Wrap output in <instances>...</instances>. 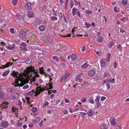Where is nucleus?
I'll return each mask as SVG.
<instances>
[{
	"label": "nucleus",
	"instance_id": "obj_1",
	"mask_svg": "<svg viewBox=\"0 0 129 129\" xmlns=\"http://www.w3.org/2000/svg\"><path fill=\"white\" fill-rule=\"evenodd\" d=\"M28 12L27 16L29 18H32L34 16V14L33 13L32 9H30L29 11H27Z\"/></svg>",
	"mask_w": 129,
	"mask_h": 129
},
{
	"label": "nucleus",
	"instance_id": "obj_2",
	"mask_svg": "<svg viewBox=\"0 0 129 129\" xmlns=\"http://www.w3.org/2000/svg\"><path fill=\"white\" fill-rule=\"evenodd\" d=\"M31 3L30 2H28L25 5V8L27 11H29L30 9H32L31 8Z\"/></svg>",
	"mask_w": 129,
	"mask_h": 129
},
{
	"label": "nucleus",
	"instance_id": "obj_3",
	"mask_svg": "<svg viewBox=\"0 0 129 129\" xmlns=\"http://www.w3.org/2000/svg\"><path fill=\"white\" fill-rule=\"evenodd\" d=\"M19 35L20 37L21 38L25 37L26 36L25 32L24 30H21L19 32Z\"/></svg>",
	"mask_w": 129,
	"mask_h": 129
},
{
	"label": "nucleus",
	"instance_id": "obj_4",
	"mask_svg": "<svg viewBox=\"0 0 129 129\" xmlns=\"http://www.w3.org/2000/svg\"><path fill=\"white\" fill-rule=\"evenodd\" d=\"M95 70L94 69H92L89 71L88 74L89 76L92 77L95 75Z\"/></svg>",
	"mask_w": 129,
	"mask_h": 129
},
{
	"label": "nucleus",
	"instance_id": "obj_5",
	"mask_svg": "<svg viewBox=\"0 0 129 129\" xmlns=\"http://www.w3.org/2000/svg\"><path fill=\"white\" fill-rule=\"evenodd\" d=\"M105 59L104 58L102 59L100 61V64L101 67H105L106 65V63L105 62Z\"/></svg>",
	"mask_w": 129,
	"mask_h": 129
},
{
	"label": "nucleus",
	"instance_id": "obj_6",
	"mask_svg": "<svg viewBox=\"0 0 129 129\" xmlns=\"http://www.w3.org/2000/svg\"><path fill=\"white\" fill-rule=\"evenodd\" d=\"M1 125L3 127H7L8 126L9 123L7 121H3L1 122Z\"/></svg>",
	"mask_w": 129,
	"mask_h": 129
},
{
	"label": "nucleus",
	"instance_id": "obj_7",
	"mask_svg": "<svg viewBox=\"0 0 129 129\" xmlns=\"http://www.w3.org/2000/svg\"><path fill=\"white\" fill-rule=\"evenodd\" d=\"M36 89L39 92L38 94H39L41 92H42L44 90V89L43 88H42L41 86H40L39 87H37L36 88Z\"/></svg>",
	"mask_w": 129,
	"mask_h": 129
},
{
	"label": "nucleus",
	"instance_id": "obj_8",
	"mask_svg": "<svg viewBox=\"0 0 129 129\" xmlns=\"http://www.w3.org/2000/svg\"><path fill=\"white\" fill-rule=\"evenodd\" d=\"M30 67H27L26 68V69L24 71V73L26 75H28L30 73Z\"/></svg>",
	"mask_w": 129,
	"mask_h": 129
},
{
	"label": "nucleus",
	"instance_id": "obj_9",
	"mask_svg": "<svg viewBox=\"0 0 129 129\" xmlns=\"http://www.w3.org/2000/svg\"><path fill=\"white\" fill-rule=\"evenodd\" d=\"M70 74L68 71H66L65 72L64 76V77L65 80H66L70 76Z\"/></svg>",
	"mask_w": 129,
	"mask_h": 129
},
{
	"label": "nucleus",
	"instance_id": "obj_10",
	"mask_svg": "<svg viewBox=\"0 0 129 129\" xmlns=\"http://www.w3.org/2000/svg\"><path fill=\"white\" fill-rule=\"evenodd\" d=\"M17 73V72H16L14 70L13 71V73L11 74V75L14 77H15V76H16V78H18L19 76H18L17 75H18L19 74H18Z\"/></svg>",
	"mask_w": 129,
	"mask_h": 129
},
{
	"label": "nucleus",
	"instance_id": "obj_11",
	"mask_svg": "<svg viewBox=\"0 0 129 129\" xmlns=\"http://www.w3.org/2000/svg\"><path fill=\"white\" fill-rule=\"evenodd\" d=\"M39 29L40 31H44L45 30V27L43 25H41L39 27Z\"/></svg>",
	"mask_w": 129,
	"mask_h": 129
},
{
	"label": "nucleus",
	"instance_id": "obj_12",
	"mask_svg": "<svg viewBox=\"0 0 129 129\" xmlns=\"http://www.w3.org/2000/svg\"><path fill=\"white\" fill-rule=\"evenodd\" d=\"M107 125L105 124H102L101 125L100 128L101 129H107Z\"/></svg>",
	"mask_w": 129,
	"mask_h": 129
},
{
	"label": "nucleus",
	"instance_id": "obj_13",
	"mask_svg": "<svg viewBox=\"0 0 129 129\" xmlns=\"http://www.w3.org/2000/svg\"><path fill=\"white\" fill-rule=\"evenodd\" d=\"M71 57L72 60L73 61L76 60L77 58V56L74 54H73L71 55Z\"/></svg>",
	"mask_w": 129,
	"mask_h": 129
},
{
	"label": "nucleus",
	"instance_id": "obj_14",
	"mask_svg": "<svg viewBox=\"0 0 129 129\" xmlns=\"http://www.w3.org/2000/svg\"><path fill=\"white\" fill-rule=\"evenodd\" d=\"M41 119L40 117H37L35 118V119L34 121L35 122H36V123H38L41 120Z\"/></svg>",
	"mask_w": 129,
	"mask_h": 129
},
{
	"label": "nucleus",
	"instance_id": "obj_15",
	"mask_svg": "<svg viewBox=\"0 0 129 129\" xmlns=\"http://www.w3.org/2000/svg\"><path fill=\"white\" fill-rule=\"evenodd\" d=\"M72 14L73 15H75L76 12L78 11V10L75 7H74L72 9Z\"/></svg>",
	"mask_w": 129,
	"mask_h": 129
},
{
	"label": "nucleus",
	"instance_id": "obj_16",
	"mask_svg": "<svg viewBox=\"0 0 129 129\" xmlns=\"http://www.w3.org/2000/svg\"><path fill=\"white\" fill-rule=\"evenodd\" d=\"M20 84H19V87H22L24 86L25 84L27 83V82H26L25 81L23 80H21Z\"/></svg>",
	"mask_w": 129,
	"mask_h": 129
},
{
	"label": "nucleus",
	"instance_id": "obj_17",
	"mask_svg": "<svg viewBox=\"0 0 129 129\" xmlns=\"http://www.w3.org/2000/svg\"><path fill=\"white\" fill-rule=\"evenodd\" d=\"M114 43L113 41H110L109 43L108 46L109 48H111L114 45Z\"/></svg>",
	"mask_w": 129,
	"mask_h": 129
},
{
	"label": "nucleus",
	"instance_id": "obj_18",
	"mask_svg": "<svg viewBox=\"0 0 129 129\" xmlns=\"http://www.w3.org/2000/svg\"><path fill=\"white\" fill-rule=\"evenodd\" d=\"M4 93L3 90L1 89L0 90V98L2 99L4 98Z\"/></svg>",
	"mask_w": 129,
	"mask_h": 129
},
{
	"label": "nucleus",
	"instance_id": "obj_19",
	"mask_svg": "<svg viewBox=\"0 0 129 129\" xmlns=\"http://www.w3.org/2000/svg\"><path fill=\"white\" fill-rule=\"evenodd\" d=\"M46 40L49 43L52 42L53 41V39L51 37H48L47 38Z\"/></svg>",
	"mask_w": 129,
	"mask_h": 129
},
{
	"label": "nucleus",
	"instance_id": "obj_20",
	"mask_svg": "<svg viewBox=\"0 0 129 129\" xmlns=\"http://www.w3.org/2000/svg\"><path fill=\"white\" fill-rule=\"evenodd\" d=\"M88 102L92 104L94 103L93 97L92 96H91Z\"/></svg>",
	"mask_w": 129,
	"mask_h": 129
},
{
	"label": "nucleus",
	"instance_id": "obj_21",
	"mask_svg": "<svg viewBox=\"0 0 129 129\" xmlns=\"http://www.w3.org/2000/svg\"><path fill=\"white\" fill-rule=\"evenodd\" d=\"M111 56V54L110 53H108L107 54L106 57V60L107 61H108L110 59Z\"/></svg>",
	"mask_w": 129,
	"mask_h": 129
},
{
	"label": "nucleus",
	"instance_id": "obj_22",
	"mask_svg": "<svg viewBox=\"0 0 129 129\" xmlns=\"http://www.w3.org/2000/svg\"><path fill=\"white\" fill-rule=\"evenodd\" d=\"M97 41L101 43L103 41L102 38L101 36H99L98 38L97 39Z\"/></svg>",
	"mask_w": 129,
	"mask_h": 129
},
{
	"label": "nucleus",
	"instance_id": "obj_23",
	"mask_svg": "<svg viewBox=\"0 0 129 129\" xmlns=\"http://www.w3.org/2000/svg\"><path fill=\"white\" fill-rule=\"evenodd\" d=\"M109 80V83H113L114 84L115 83V81L114 79H112V78H110Z\"/></svg>",
	"mask_w": 129,
	"mask_h": 129
},
{
	"label": "nucleus",
	"instance_id": "obj_24",
	"mask_svg": "<svg viewBox=\"0 0 129 129\" xmlns=\"http://www.w3.org/2000/svg\"><path fill=\"white\" fill-rule=\"evenodd\" d=\"M96 99L95 100V102L97 103L99 102V100L100 98V97L99 95H98V96L96 97Z\"/></svg>",
	"mask_w": 129,
	"mask_h": 129
},
{
	"label": "nucleus",
	"instance_id": "obj_25",
	"mask_svg": "<svg viewBox=\"0 0 129 129\" xmlns=\"http://www.w3.org/2000/svg\"><path fill=\"white\" fill-rule=\"evenodd\" d=\"M88 67V64L86 63H85L81 66V68L83 69H85L87 68Z\"/></svg>",
	"mask_w": 129,
	"mask_h": 129
},
{
	"label": "nucleus",
	"instance_id": "obj_26",
	"mask_svg": "<svg viewBox=\"0 0 129 129\" xmlns=\"http://www.w3.org/2000/svg\"><path fill=\"white\" fill-rule=\"evenodd\" d=\"M110 74L108 72H105L104 74L103 77L104 78H105L107 76H109Z\"/></svg>",
	"mask_w": 129,
	"mask_h": 129
},
{
	"label": "nucleus",
	"instance_id": "obj_27",
	"mask_svg": "<svg viewBox=\"0 0 129 129\" xmlns=\"http://www.w3.org/2000/svg\"><path fill=\"white\" fill-rule=\"evenodd\" d=\"M9 73V71H6L4 72L2 74V76H5L7 75Z\"/></svg>",
	"mask_w": 129,
	"mask_h": 129
},
{
	"label": "nucleus",
	"instance_id": "obj_28",
	"mask_svg": "<svg viewBox=\"0 0 129 129\" xmlns=\"http://www.w3.org/2000/svg\"><path fill=\"white\" fill-rule=\"evenodd\" d=\"M128 2V0H122V3L124 5H126Z\"/></svg>",
	"mask_w": 129,
	"mask_h": 129
},
{
	"label": "nucleus",
	"instance_id": "obj_29",
	"mask_svg": "<svg viewBox=\"0 0 129 129\" xmlns=\"http://www.w3.org/2000/svg\"><path fill=\"white\" fill-rule=\"evenodd\" d=\"M92 110H89V111H88L87 112V114L88 115L90 116L92 115Z\"/></svg>",
	"mask_w": 129,
	"mask_h": 129
},
{
	"label": "nucleus",
	"instance_id": "obj_30",
	"mask_svg": "<svg viewBox=\"0 0 129 129\" xmlns=\"http://www.w3.org/2000/svg\"><path fill=\"white\" fill-rule=\"evenodd\" d=\"M106 83H109V80L108 79H106L103 80L102 84L104 85Z\"/></svg>",
	"mask_w": 129,
	"mask_h": 129
},
{
	"label": "nucleus",
	"instance_id": "obj_31",
	"mask_svg": "<svg viewBox=\"0 0 129 129\" xmlns=\"http://www.w3.org/2000/svg\"><path fill=\"white\" fill-rule=\"evenodd\" d=\"M111 124L112 125H114L116 124V122L115 119H113L112 120L111 122Z\"/></svg>",
	"mask_w": 129,
	"mask_h": 129
},
{
	"label": "nucleus",
	"instance_id": "obj_32",
	"mask_svg": "<svg viewBox=\"0 0 129 129\" xmlns=\"http://www.w3.org/2000/svg\"><path fill=\"white\" fill-rule=\"evenodd\" d=\"M39 69L40 73L41 74H44V73H45V72H44V70H41V68H39Z\"/></svg>",
	"mask_w": 129,
	"mask_h": 129
},
{
	"label": "nucleus",
	"instance_id": "obj_33",
	"mask_svg": "<svg viewBox=\"0 0 129 129\" xmlns=\"http://www.w3.org/2000/svg\"><path fill=\"white\" fill-rule=\"evenodd\" d=\"M34 90H32L31 91L28 92V93L29 94H30L32 96L33 95V93L34 92Z\"/></svg>",
	"mask_w": 129,
	"mask_h": 129
},
{
	"label": "nucleus",
	"instance_id": "obj_34",
	"mask_svg": "<svg viewBox=\"0 0 129 129\" xmlns=\"http://www.w3.org/2000/svg\"><path fill=\"white\" fill-rule=\"evenodd\" d=\"M51 19L52 20H57V17L55 16H52L51 17Z\"/></svg>",
	"mask_w": 129,
	"mask_h": 129
},
{
	"label": "nucleus",
	"instance_id": "obj_35",
	"mask_svg": "<svg viewBox=\"0 0 129 129\" xmlns=\"http://www.w3.org/2000/svg\"><path fill=\"white\" fill-rule=\"evenodd\" d=\"M122 127V126L121 125H116L115 126V128L116 129H121Z\"/></svg>",
	"mask_w": 129,
	"mask_h": 129
},
{
	"label": "nucleus",
	"instance_id": "obj_36",
	"mask_svg": "<svg viewBox=\"0 0 129 129\" xmlns=\"http://www.w3.org/2000/svg\"><path fill=\"white\" fill-rule=\"evenodd\" d=\"M37 110V108L36 107H35L32 109L31 111L34 113H35L36 112Z\"/></svg>",
	"mask_w": 129,
	"mask_h": 129
},
{
	"label": "nucleus",
	"instance_id": "obj_37",
	"mask_svg": "<svg viewBox=\"0 0 129 129\" xmlns=\"http://www.w3.org/2000/svg\"><path fill=\"white\" fill-rule=\"evenodd\" d=\"M17 0H13L12 1V4L14 5H15L17 3Z\"/></svg>",
	"mask_w": 129,
	"mask_h": 129
},
{
	"label": "nucleus",
	"instance_id": "obj_38",
	"mask_svg": "<svg viewBox=\"0 0 129 129\" xmlns=\"http://www.w3.org/2000/svg\"><path fill=\"white\" fill-rule=\"evenodd\" d=\"M85 25L86 26V27L88 28H89L91 26L90 23H85Z\"/></svg>",
	"mask_w": 129,
	"mask_h": 129
},
{
	"label": "nucleus",
	"instance_id": "obj_39",
	"mask_svg": "<svg viewBox=\"0 0 129 129\" xmlns=\"http://www.w3.org/2000/svg\"><path fill=\"white\" fill-rule=\"evenodd\" d=\"M53 59H56V61H59V59L58 57L56 56H54L53 57Z\"/></svg>",
	"mask_w": 129,
	"mask_h": 129
},
{
	"label": "nucleus",
	"instance_id": "obj_40",
	"mask_svg": "<svg viewBox=\"0 0 129 129\" xmlns=\"http://www.w3.org/2000/svg\"><path fill=\"white\" fill-rule=\"evenodd\" d=\"M25 63L27 64H29L31 63L30 58L28 60H26L25 61Z\"/></svg>",
	"mask_w": 129,
	"mask_h": 129
},
{
	"label": "nucleus",
	"instance_id": "obj_41",
	"mask_svg": "<svg viewBox=\"0 0 129 129\" xmlns=\"http://www.w3.org/2000/svg\"><path fill=\"white\" fill-rule=\"evenodd\" d=\"M50 82H49V88L48 89V88H47V90L51 89L53 88V87H52V85L50 84Z\"/></svg>",
	"mask_w": 129,
	"mask_h": 129
},
{
	"label": "nucleus",
	"instance_id": "obj_42",
	"mask_svg": "<svg viewBox=\"0 0 129 129\" xmlns=\"http://www.w3.org/2000/svg\"><path fill=\"white\" fill-rule=\"evenodd\" d=\"M71 2V8H72L74 6V4L73 1L71 0L70 1Z\"/></svg>",
	"mask_w": 129,
	"mask_h": 129
},
{
	"label": "nucleus",
	"instance_id": "obj_43",
	"mask_svg": "<svg viewBox=\"0 0 129 129\" xmlns=\"http://www.w3.org/2000/svg\"><path fill=\"white\" fill-rule=\"evenodd\" d=\"M86 14H90L92 13V12L91 11L89 10H86Z\"/></svg>",
	"mask_w": 129,
	"mask_h": 129
},
{
	"label": "nucleus",
	"instance_id": "obj_44",
	"mask_svg": "<svg viewBox=\"0 0 129 129\" xmlns=\"http://www.w3.org/2000/svg\"><path fill=\"white\" fill-rule=\"evenodd\" d=\"M30 72H33L34 71H35V69L34 67H30Z\"/></svg>",
	"mask_w": 129,
	"mask_h": 129
},
{
	"label": "nucleus",
	"instance_id": "obj_45",
	"mask_svg": "<svg viewBox=\"0 0 129 129\" xmlns=\"http://www.w3.org/2000/svg\"><path fill=\"white\" fill-rule=\"evenodd\" d=\"M25 99L27 100V103L28 104L31 103V102H30V98L29 97H26Z\"/></svg>",
	"mask_w": 129,
	"mask_h": 129
},
{
	"label": "nucleus",
	"instance_id": "obj_46",
	"mask_svg": "<svg viewBox=\"0 0 129 129\" xmlns=\"http://www.w3.org/2000/svg\"><path fill=\"white\" fill-rule=\"evenodd\" d=\"M6 66L4 67L3 68V69H4L5 68L8 67L10 66L9 63L7 62L5 65Z\"/></svg>",
	"mask_w": 129,
	"mask_h": 129
},
{
	"label": "nucleus",
	"instance_id": "obj_47",
	"mask_svg": "<svg viewBox=\"0 0 129 129\" xmlns=\"http://www.w3.org/2000/svg\"><path fill=\"white\" fill-rule=\"evenodd\" d=\"M74 2H75V5H79L80 6V3L79 2H77V0H74Z\"/></svg>",
	"mask_w": 129,
	"mask_h": 129
},
{
	"label": "nucleus",
	"instance_id": "obj_48",
	"mask_svg": "<svg viewBox=\"0 0 129 129\" xmlns=\"http://www.w3.org/2000/svg\"><path fill=\"white\" fill-rule=\"evenodd\" d=\"M117 48L119 49V50H121L122 49V47L121 46L120 44H119L117 46Z\"/></svg>",
	"mask_w": 129,
	"mask_h": 129
},
{
	"label": "nucleus",
	"instance_id": "obj_49",
	"mask_svg": "<svg viewBox=\"0 0 129 129\" xmlns=\"http://www.w3.org/2000/svg\"><path fill=\"white\" fill-rule=\"evenodd\" d=\"M14 29L13 28H10V31L11 33L12 34H13L15 32L14 31Z\"/></svg>",
	"mask_w": 129,
	"mask_h": 129
},
{
	"label": "nucleus",
	"instance_id": "obj_50",
	"mask_svg": "<svg viewBox=\"0 0 129 129\" xmlns=\"http://www.w3.org/2000/svg\"><path fill=\"white\" fill-rule=\"evenodd\" d=\"M15 82V83L16 84L15 85H14V86L15 87H17L18 86H19V83L18 82Z\"/></svg>",
	"mask_w": 129,
	"mask_h": 129
},
{
	"label": "nucleus",
	"instance_id": "obj_51",
	"mask_svg": "<svg viewBox=\"0 0 129 129\" xmlns=\"http://www.w3.org/2000/svg\"><path fill=\"white\" fill-rule=\"evenodd\" d=\"M48 104V103L47 101H45L43 106V107H44L45 106H47Z\"/></svg>",
	"mask_w": 129,
	"mask_h": 129
},
{
	"label": "nucleus",
	"instance_id": "obj_52",
	"mask_svg": "<svg viewBox=\"0 0 129 129\" xmlns=\"http://www.w3.org/2000/svg\"><path fill=\"white\" fill-rule=\"evenodd\" d=\"M76 13L78 15V16L80 18L81 17V16L80 14V12L78 10V11H77Z\"/></svg>",
	"mask_w": 129,
	"mask_h": 129
},
{
	"label": "nucleus",
	"instance_id": "obj_53",
	"mask_svg": "<svg viewBox=\"0 0 129 129\" xmlns=\"http://www.w3.org/2000/svg\"><path fill=\"white\" fill-rule=\"evenodd\" d=\"M66 80H65L64 79V77L63 76H62L61 78V81H65Z\"/></svg>",
	"mask_w": 129,
	"mask_h": 129
},
{
	"label": "nucleus",
	"instance_id": "obj_54",
	"mask_svg": "<svg viewBox=\"0 0 129 129\" xmlns=\"http://www.w3.org/2000/svg\"><path fill=\"white\" fill-rule=\"evenodd\" d=\"M29 87V85H25L23 88V89H25L28 88Z\"/></svg>",
	"mask_w": 129,
	"mask_h": 129
},
{
	"label": "nucleus",
	"instance_id": "obj_55",
	"mask_svg": "<svg viewBox=\"0 0 129 129\" xmlns=\"http://www.w3.org/2000/svg\"><path fill=\"white\" fill-rule=\"evenodd\" d=\"M17 124L18 126L20 127L22 125V123L21 122H18L17 123Z\"/></svg>",
	"mask_w": 129,
	"mask_h": 129
},
{
	"label": "nucleus",
	"instance_id": "obj_56",
	"mask_svg": "<svg viewBox=\"0 0 129 129\" xmlns=\"http://www.w3.org/2000/svg\"><path fill=\"white\" fill-rule=\"evenodd\" d=\"M86 100V99L85 98H83L81 100V101L83 102H85Z\"/></svg>",
	"mask_w": 129,
	"mask_h": 129
},
{
	"label": "nucleus",
	"instance_id": "obj_57",
	"mask_svg": "<svg viewBox=\"0 0 129 129\" xmlns=\"http://www.w3.org/2000/svg\"><path fill=\"white\" fill-rule=\"evenodd\" d=\"M33 126V124L31 123H30L28 125L29 127H32Z\"/></svg>",
	"mask_w": 129,
	"mask_h": 129
},
{
	"label": "nucleus",
	"instance_id": "obj_58",
	"mask_svg": "<svg viewBox=\"0 0 129 129\" xmlns=\"http://www.w3.org/2000/svg\"><path fill=\"white\" fill-rule=\"evenodd\" d=\"M34 76L35 77H39L40 76H39V74H36V75H35V74H34Z\"/></svg>",
	"mask_w": 129,
	"mask_h": 129
},
{
	"label": "nucleus",
	"instance_id": "obj_59",
	"mask_svg": "<svg viewBox=\"0 0 129 129\" xmlns=\"http://www.w3.org/2000/svg\"><path fill=\"white\" fill-rule=\"evenodd\" d=\"M6 47L7 48L10 50L12 49V48H13V47L12 48V47H9V45L7 46Z\"/></svg>",
	"mask_w": 129,
	"mask_h": 129
},
{
	"label": "nucleus",
	"instance_id": "obj_60",
	"mask_svg": "<svg viewBox=\"0 0 129 129\" xmlns=\"http://www.w3.org/2000/svg\"><path fill=\"white\" fill-rule=\"evenodd\" d=\"M106 97H105L103 96H102L101 98V100L102 101L106 99Z\"/></svg>",
	"mask_w": 129,
	"mask_h": 129
},
{
	"label": "nucleus",
	"instance_id": "obj_61",
	"mask_svg": "<svg viewBox=\"0 0 129 129\" xmlns=\"http://www.w3.org/2000/svg\"><path fill=\"white\" fill-rule=\"evenodd\" d=\"M120 32L122 33H126L125 31L124 30H123L122 28L120 29Z\"/></svg>",
	"mask_w": 129,
	"mask_h": 129
},
{
	"label": "nucleus",
	"instance_id": "obj_62",
	"mask_svg": "<svg viewBox=\"0 0 129 129\" xmlns=\"http://www.w3.org/2000/svg\"><path fill=\"white\" fill-rule=\"evenodd\" d=\"M20 48L21 49L24 50H25V49H26V48L24 47H20Z\"/></svg>",
	"mask_w": 129,
	"mask_h": 129
},
{
	"label": "nucleus",
	"instance_id": "obj_63",
	"mask_svg": "<svg viewBox=\"0 0 129 129\" xmlns=\"http://www.w3.org/2000/svg\"><path fill=\"white\" fill-rule=\"evenodd\" d=\"M21 45L24 47H25L26 46V45L25 43H23L21 44Z\"/></svg>",
	"mask_w": 129,
	"mask_h": 129
},
{
	"label": "nucleus",
	"instance_id": "obj_64",
	"mask_svg": "<svg viewBox=\"0 0 129 129\" xmlns=\"http://www.w3.org/2000/svg\"><path fill=\"white\" fill-rule=\"evenodd\" d=\"M114 11L116 12H118V11L117 9V8L116 7H115L114 8Z\"/></svg>",
	"mask_w": 129,
	"mask_h": 129
}]
</instances>
